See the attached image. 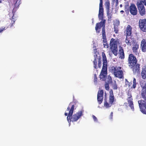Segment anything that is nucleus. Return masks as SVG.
Here are the masks:
<instances>
[{"label": "nucleus", "instance_id": "22", "mask_svg": "<svg viewBox=\"0 0 146 146\" xmlns=\"http://www.w3.org/2000/svg\"><path fill=\"white\" fill-rule=\"evenodd\" d=\"M132 39L131 38H128L127 36H126L125 41V42L127 44V45L130 46L131 45V42Z\"/></svg>", "mask_w": 146, "mask_h": 146}, {"label": "nucleus", "instance_id": "31", "mask_svg": "<svg viewBox=\"0 0 146 146\" xmlns=\"http://www.w3.org/2000/svg\"><path fill=\"white\" fill-rule=\"evenodd\" d=\"M114 31L116 34H117L118 33V27L114 26Z\"/></svg>", "mask_w": 146, "mask_h": 146}, {"label": "nucleus", "instance_id": "43", "mask_svg": "<svg viewBox=\"0 0 146 146\" xmlns=\"http://www.w3.org/2000/svg\"><path fill=\"white\" fill-rule=\"evenodd\" d=\"M15 22V21L13 20V21H12V23L13 24V23H14Z\"/></svg>", "mask_w": 146, "mask_h": 146}, {"label": "nucleus", "instance_id": "8", "mask_svg": "<svg viewBox=\"0 0 146 146\" xmlns=\"http://www.w3.org/2000/svg\"><path fill=\"white\" fill-rule=\"evenodd\" d=\"M21 0H13V5L14 6V8L13 10V12L11 13H9V15H12V19H14L15 17L14 16L13 13L15 12L19 8V5L21 4Z\"/></svg>", "mask_w": 146, "mask_h": 146}, {"label": "nucleus", "instance_id": "10", "mask_svg": "<svg viewBox=\"0 0 146 146\" xmlns=\"http://www.w3.org/2000/svg\"><path fill=\"white\" fill-rule=\"evenodd\" d=\"M129 67L132 69L134 74L140 73V67L139 64L136 63V64Z\"/></svg>", "mask_w": 146, "mask_h": 146}, {"label": "nucleus", "instance_id": "19", "mask_svg": "<svg viewBox=\"0 0 146 146\" xmlns=\"http://www.w3.org/2000/svg\"><path fill=\"white\" fill-rule=\"evenodd\" d=\"M119 58L121 59H123L125 58V54L123 48L121 47L119 50Z\"/></svg>", "mask_w": 146, "mask_h": 146}, {"label": "nucleus", "instance_id": "29", "mask_svg": "<svg viewBox=\"0 0 146 146\" xmlns=\"http://www.w3.org/2000/svg\"><path fill=\"white\" fill-rule=\"evenodd\" d=\"M112 88L113 90H116L117 89V85L115 81V82L114 84L113 85Z\"/></svg>", "mask_w": 146, "mask_h": 146}, {"label": "nucleus", "instance_id": "18", "mask_svg": "<svg viewBox=\"0 0 146 146\" xmlns=\"http://www.w3.org/2000/svg\"><path fill=\"white\" fill-rule=\"evenodd\" d=\"M132 28L130 25H127L126 29V36H131L132 33Z\"/></svg>", "mask_w": 146, "mask_h": 146}, {"label": "nucleus", "instance_id": "38", "mask_svg": "<svg viewBox=\"0 0 146 146\" xmlns=\"http://www.w3.org/2000/svg\"><path fill=\"white\" fill-rule=\"evenodd\" d=\"M113 112H111V113L110 114V119H112V118H113Z\"/></svg>", "mask_w": 146, "mask_h": 146}, {"label": "nucleus", "instance_id": "36", "mask_svg": "<svg viewBox=\"0 0 146 146\" xmlns=\"http://www.w3.org/2000/svg\"><path fill=\"white\" fill-rule=\"evenodd\" d=\"M108 81L110 83H111L112 82V80L111 77L110 76L109 77H108Z\"/></svg>", "mask_w": 146, "mask_h": 146}, {"label": "nucleus", "instance_id": "13", "mask_svg": "<svg viewBox=\"0 0 146 146\" xmlns=\"http://www.w3.org/2000/svg\"><path fill=\"white\" fill-rule=\"evenodd\" d=\"M129 11L130 13L133 15H137V10L135 4H131L129 7Z\"/></svg>", "mask_w": 146, "mask_h": 146}, {"label": "nucleus", "instance_id": "7", "mask_svg": "<svg viewBox=\"0 0 146 146\" xmlns=\"http://www.w3.org/2000/svg\"><path fill=\"white\" fill-rule=\"evenodd\" d=\"M110 44L112 52L115 56H117V55L118 52L117 40L113 38H111Z\"/></svg>", "mask_w": 146, "mask_h": 146}, {"label": "nucleus", "instance_id": "42", "mask_svg": "<svg viewBox=\"0 0 146 146\" xmlns=\"http://www.w3.org/2000/svg\"><path fill=\"white\" fill-rule=\"evenodd\" d=\"M119 6L120 7H122V4H120Z\"/></svg>", "mask_w": 146, "mask_h": 146}, {"label": "nucleus", "instance_id": "27", "mask_svg": "<svg viewBox=\"0 0 146 146\" xmlns=\"http://www.w3.org/2000/svg\"><path fill=\"white\" fill-rule=\"evenodd\" d=\"M129 4L128 3L125 6V11L126 13H128L129 9Z\"/></svg>", "mask_w": 146, "mask_h": 146}, {"label": "nucleus", "instance_id": "6", "mask_svg": "<svg viewBox=\"0 0 146 146\" xmlns=\"http://www.w3.org/2000/svg\"><path fill=\"white\" fill-rule=\"evenodd\" d=\"M143 4L146 5L145 0H140L139 2H138L137 5L140 14L142 16L145 14V9Z\"/></svg>", "mask_w": 146, "mask_h": 146}, {"label": "nucleus", "instance_id": "17", "mask_svg": "<svg viewBox=\"0 0 146 146\" xmlns=\"http://www.w3.org/2000/svg\"><path fill=\"white\" fill-rule=\"evenodd\" d=\"M110 95L109 96V103L112 104L114 101V96L113 91L112 90H111L110 92Z\"/></svg>", "mask_w": 146, "mask_h": 146}, {"label": "nucleus", "instance_id": "35", "mask_svg": "<svg viewBox=\"0 0 146 146\" xmlns=\"http://www.w3.org/2000/svg\"><path fill=\"white\" fill-rule=\"evenodd\" d=\"M92 117L94 121H97V119L95 115H93Z\"/></svg>", "mask_w": 146, "mask_h": 146}, {"label": "nucleus", "instance_id": "2", "mask_svg": "<svg viewBox=\"0 0 146 146\" xmlns=\"http://www.w3.org/2000/svg\"><path fill=\"white\" fill-rule=\"evenodd\" d=\"M75 104L73 102H71L67 108V110L69 111L68 115L67 117V120L70 124L71 121H76L83 115V110L79 111L73 115Z\"/></svg>", "mask_w": 146, "mask_h": 146}, {"label": "nucleus", "instance_id": "3", "mask_svg": "<svg viewBox=\"0 0 146 146\" xmlns=\"http://www.w3.org/2000/svg\"><path fill=\"white\" fill-rule=\"evenodd\" d=\"M142 88L141 99L138 101L140 110L143 114L146 115V82L141 84Z\"/></svg>", "mask_w": 146, "mask_h": 146}, {"label": "nucleus", "instance_id": "34", "mask_svg": "<svg viewBox=\"0 0 146 146\" xmlns=\"http://www.w3.org/2000/svg\"><path fill=\"white\" fill-rule=\"evenodd\" d=\"M94 82H96L97 80V77L96 75V74H95L94 75Z\"/></svg>", "mask_w": 146, "mask_h": 146}, {"label": "nucleus", "instance_id": "32", "mask_svg": "<svg viewBox=\"0 0 146 146\" xmlns=\"http://www.w3.org/2000/svg\"><path fill=\"white\" fill-rule=\"evenodd\" d=\"M105 87L106 89L107 90H109V84L106 83L105 85Z\"/></svg>", "mask_w": 146, "mask_h": 146}, {"label": "nucleus", "instance_id": "25", "mask_svg": "<svg viewBox=\"0 0 146 146\" xmlns=\"http://www.w3.org/2000/svg\"><path fill=\"white\" fill-rule=\"evenodd\" d=\"M98 59L97 58H95L94 59L93 61V63L94 64V67L96 69L97 68V59Z\"/></svg>", "mask_w": 146, "mask_h": 146}, {"label": "nucleus", "instance_id": "16", "mask_svg": "<svg viewBox=\"0 0 146 146\" xmlns=\"http://www.w3.org/2000/svg\"><path fill=\"white\" fill-rule=\"evenodd\" d=\"M139 48V45L137 43H134L132 48L133 53L136 55L138 54V49Z\"/></svg>", "mask_w": 146, "mask_h": 146}, {"label": "nucleus", "instance_id": "15", "mask_svg": "<svg viewBox=\"0 0 146 146\" xmlns=\"http://www.w3.org/2000/svg\"><path fill=\"white\" fill-rule=\"evenodd\" d=\"M141 46L142 51L144 52H146V40L145 39H142Z\"/></svg>", "mask_w": 146, "mask_h": 146}, {"label": "nucleus", "instance_id": "33", "mask_svg": "<svg viewBox=\"0 0 146 146\" xmlns=\"http://www.w3.org/2000/svg\"><path fill=\"white\" fill-rule=\"evenodd\" d=\"M102 66V61L99 60L98 61V66L99 68H100Z\"/></svg>", "mask_w": 146, "mask_h": 146}, {"label": "nucleus", "instance_id": "44", "mask_svg": "<svg viewBox=\"0 0 146 146\" xmlns=\"http://www.w3.org/2000/svg\"><path fill=\"white\" fill-rule=\"evenodd\" d=\"M114 1H115L116 0H113Z\"/></svg>", "mask_w": 146, "mask_h": 146}, {"label": "nucleus", "instance_id": "28", "mask_svg": "<svg viewBox=\"0 0 146 146\" xmlns=\"http://www.w3.org/2000/svg\"><path fill=\"white\" fill-rule=\"evenodd\" d=\"M120 22L119 20H116L114 22V23L113 24L114 26H116L117 27H118V26L119 25Z\"/></svg>", "mask_w": 146, "mask_h": 146}, {"label": "nucleus", "instance_id": "26", "mask_svg": "<svg viewBox=\"0 0 146 146\" xmlns=\"http://www.w3.org/2000/svg\"><path fill=\"white\" fill-rule=\"evenodd\" d=\"M136 86V79L134 78L133 80V85L132 87H131L134 89L135 88Z\"/></svg>", "mask_w": 146, "mask_h": 146}, {"label": "nucleus", "instance_id": "11", "mask_svg": "<svg viewBox=\"0 0 146 146\" xmlns=\"http://www.w3.org/2000/svg\"><path fill=\"white\" fill-rule=\"evenodd\" d=\"M139 26L143 31L146 32V19H140L139 20Z\"/></svg>", "mask_w": 146, "mask_h": 146}, {"label": "nucleus", "instance_id": "9", "mask_svg": "<svg viewBox=\"0 0 146 146\" xmlns=\"http://www.w3.org/2000/svg\"><path fill=\"white\" fill-rule=\"evenodd\" d=\"M137 60L136 57L132 54H129L128 58V66H129L136 64L137 62Z\"/></svg>", "mask_w": 146, "mask_h": 146}, {"label": "nucleus", "instance_id": "20", "mask_svg": "<svg viewBox=\"0 0 146 146\" xmlns=\"http://www.w3.org/2000/svg\"><path fill=\"white\" fill-rule=\"evenodd\" d=\"M141 76L143 79H146V66H143L142 68Z\"/></svg>", "mask_w": 146, "mask_h": 146}, {"label": "nucleus", "instance_id": "21", "mask_svg": "<svg viewBox=\"0 0 146 146\" xmlns=\"http://www.w3.org/2000/svg\"><path fill=\"white\" fill-rule=\"evenodd\" d=\"M106 99L107 98L106 97L104 99L105 101L104 104V106L105 107H106V108H108L111 107V106L112 104H110V103L109 104L106 101Z\"/></svg>", "mask_w": 146, "mask_h": 146}, {"label": "nucleus", "instance_id": "37", "mask_svg": "<svg viewBox=\"0 0 146 146\" xmlns=\"http://www.w3.org/2000/svg\"><path fill=\"white\" fill-rule=\"evenodd\" d=\"M115 1V6H117L118 5V0H116Z\"/></svg>", "mask_w": 146, "mask_h": 146}, {"label": "nucleus", "instance_id": "40", "mask_svg": "<svg viewBox=\"0 0 146 146\" xmlns=\"http://www.w3.org/2000/svg\"><path fill=\"white\" fill-rule=\"evenodd\" d=\"M120 12L122 14H123V13L124 12V11L123 10H121L120 11Z\"/></svg>", "mask_w": 146, "mask_h": 146}, {"label": "nucleus", "instance_id": "5", "mask_svg": "<svg viewBox=\"0 0 146 146\" xmlns=\"http://www.w3.org/2000/svg\"><path fill=\"white\" fill-rule=\"evenodd\" d=\"M121 69V67L112 66L110 67V71L116 77L120 79H123L124 78V74Z\"/></svg>", "mask_w": 146, "mask_h": 146}, {"label": "nucleus", "instance_id": "24", "mask_svg": "<svg viewBox=\"0 0 146 146\" xmlns=\"http://www.w3.org/2000/svg\"><path fill=\"white\" fill-rule=\"evenodd\" d=\"M105 5L107 10H109L110 8V3L108 0H107L106 1Z\"/></svg>", "mask_w": 146, "mask_h": 146}, {"label": "nucleus", "instance_id": "12", "mask_svg": "<svg viewBox=\"0 0 146 146\" xmlns=\"http://www.w3.org/2000/svg\"><path fill=\"white\" fill-rule=\"evenodd\" d=\"M104 91L101 90L98 91L97 94V100L99 104H101L103 101L104 98Z\"/></svg>", "mask_w": 146, "mask_h": 146}, {"label": "nucleus", "instance_id": "23", "mask_svg": "<svg viewBox=\"0 0 146 146\" xmlns=\"http://www.w3.org/2000/svg\"><path fill=\"white\" fill-rule=\"evenodd\" d=\"M112 14L113 13L112 11L110 12L109 11V10H107V15L109 20H111L112 17Z\"/></svg>", "mask_w": 146, "mask_h": 146}, {"label": "nucleus", "instance_id": "1", "mask_svg": "<svg viewBox=\"0 0 146 146\" xmlns=\"http://www.w3.org/2000/svg\"><path fill=\"white\" fill-rule=\"evenodd\" d=\"M104 8L103 7L102 0H100L99 4V9L98 14V18L100 20H102V21L99 23H97L95 27V30L96 32L98 33H99L100 32V30L102 27V36L103 39V42L104 43L103 45L104 47L108 48L109 47V44L107 43L106 36V34L105 26L106 20L103 19L104 16Z\"/></svg>", "mask_w": 146, "mask_h": 146}, {"label": "nucleus", "instance_id": "14", "mask_svg": "<svg viewBox=\"0 0 146 146\" xmlns=\"http://www.w3.org/2000/svg\"><path fill=\"white\" fill-rule=\"evenodd\" d=\"M127 102L129 106L130 107L131 109L133 111L134 110V105L133 102V99L132 96L131 94L128 93V97L127 98Z\"/></svg>", "mask_w": 146, "mask_h": 146}, {"label": "nucleus", "instance_id": "30", "mask_svg": "<svg viewBox=\"0 0 146 146\" xmlns=\"http://www.w3.org/2000/svg\"><path fill=\"white\" fill-rule=\"evenodd\" d=\"M7 28V27H2L0 28V33L3 32V31L6 29Z\"/></svg>", "mask_w": 146, "mask_h": 146}, {"label": "nucleus", "instance_id": "39", "mask_svg": "<svg viewBox=\"0 0 146 146\" xmlns=\"http://www.w3.org/2000/svg\"><path fill=\"white\" fill-rule=\"evenodd\" d=\"M125 80L126 81V82H127V84H128H128L129 85V87L130 86V84H131V83L130 84V83H129L126 79H125Z\"/></svg>", "mask_w": 146, "mask_h": 146}, {"label": "nucleus", "instance_id": "41", "mask_svg": "<svg viewBox=\"0 0 146 146\" xmlns=\"http://www.w3.org/2000/svg\"><path fill=\"white\" fill-rule=\"evenodd\" d=\"M64 115L65 116H66L67 115H68V114L67 113H64Z\"/></svg>", "mask_w": 146, "mask_h": 146}, {"label": "nucleus", "instance_id": "4", "mask_svg": "<svg viewBox=\"0 0 146 146\" xmlns=\"http://www.w3.org/2000/svg\"><path fill=\"white\" fill-rule=\"evenodd\" d=\"M103 66L101 72L100 78L102 80H105L107 75V58L104 53H102Z\"/></svg>", "mask_w": 146, "mask_h": 146}]
</instances>
